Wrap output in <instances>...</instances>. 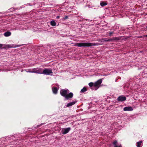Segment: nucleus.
Segmentation results:
<instances>
[{"mask_svg": "<svg viewBox=\"0 0 147 147\" xmlns=\"http://www.w3.org/2000/svg\"><path fill=\"white\" fill-rule=\"evenodd\" d=\"M69 90L68 89H63L61 90L60 94L61 95L64 97L67 100L69 99V98H71L73 96V94L72 92L69 93L67 94Z\"/></svg>", "mask_w": 147, "mask_h": 147, "instance_id": "nucleus-1", "label": "nucleus"}, {"mask_svg": "<svg viewBox=\"0 0 147 147\" xmlns=\"http://www.w3.org/2000/svg\"><path fill=\"white\" fill-rule=\"evenodd\" d=\"M42 69H39L38 70L36 71H34V69L32 70L31 72H36L37 73H40V74H45L47 75H49L50 74H52L53 73L52 70L51 69H48L47 68H45L44 69V70L42 72L40 73V71Z\"/></svg>", "mask_w": 147, "mask_h": 147, "instance_id": "nucleus-2", "label": "nucleus"}, {"mask_svg": "<svg viewBox=\"0 0 147 147\" xmlns=\"http://www.w3.org/2000/svg\"><path fill=\"white\" fill-rule=\"evenodd\" d=\"M98 45L97 43H92L90 42H83L77 43L76 45L78 47H89L92 46H96Z\"/></svg>", "mask_w": 147, "mask_h": 147, "instance_id": "nucleus-3", "label": "nucleus"}, {"mask_svg": "<svg viewBox=\"0 0 147 147\" xmlns=\"http://www.w3.org/2000/svg\"><path fill=\"white\" fill-rule=\"evenodd\" d=\"M102 82V79H100L96 81L94 84V86L98 88L100 85L101 84Z\"/></svg>", "mask_w": 147, "mask_h": 147, "instance_id": "nucleus-4", "label": "nucleus"}, {"mask_svg": "<svg viewBox=\"0 0 147 147\" xmlns=\"http://www.w3.org/2000/svg\"><path fill=\"white\" fill-rule=\"evenodd\" d=\"M71 129L70 127L64 128L62 129L61 132L63 134H65L68 133Z\"/></svg>", "mask_w": 147, "mask_h": 147, "instance_id": "nucleus-5", "label": "nucleus"}, {"mask_svg": "<svg viewBox=\"0 0 147 147\" xmlns=\"http://www.w3.org/2000/svg\"><path fill=\"white\" fill-rule=\"evenodd\" d=\"M126 97L123 96H121L118 97L117 98L118 101H119L123 102L126 100Z\"/></svg>", "mask_w": 147, "mask_h": 147, "instance_id": "nucleus-6", "label": "nucleus"}, {"mask_svg": "<svg viewBox=\"0 0 147 147\" xmlns=\"http://www.w3.org/2000/svg\"><path fill=\"white\" fill-rule=\"evenodd\" d=\"M133 110V109L131 107H125L123 109V111H131Z\"/></svg>", "mask_w": 147, "mask_h": 147, "instance_id": "nucleus-7", "label": "nucleus"}, {"mask_svg": "<svg viewBox=\"0 0 147 147\" xmlns=\"http://www.w3.org/2000/svg\"><path fill=\"white\" fill-rule=\"evenodd\" d=\"M76 102V101H74L69 103L67 104V105H66V107H68L74 105Z\"/></svg>", "mask_w": 147, "mask_h": 147, "instance_id": "nucleus-8", "label": "nucleus"}, {"mask_svg": "<svg viewBox=\"0 0 147 147\" xmlns=\"http://www.w3.org/2000/svg\"><path fill=\"white\" fill-rule=\"evenodd\" d=\"M142 141H140L139 142H137L136 144V146L138 147H141V145H142Z\"/></svg>", "mask_w": 147, "mask_h": 147, "instance_id": "nucleus-9", "label": "nucleus"}, {"mask_svg": "<svg viewBox=\"0 0 147 147\" xmlns=\"http://www.w3.org/2000/svg\"><path fill=\"white\" fill-rule=\"evenodd\" d=\"M58 89L56 87H53L52 88V91L55 94H57V92Z\"/></svg>", "mask_w": 147, "mask_h": 147, "instance_id": "nucleus-10", "label": "nucleus"}, {"mask_svg": "<svg viewBox=\"0 0 147 147\" xmlns=\"http://www.w3.org/2000/svg\"><path fill=\"white\" fill-rule=\"evenodd\" d=\"M11 34V33L9 31L7 32L4 33V35L5 36L7 37L10 36Z\"/></svg>", "mask_w": 147, "mask_h": 147, "instance_id": "nucleus-11", "label": "nucleus"}, {"mask_svg": "<svg viewBox=\"0 0 147 147\" xmlns=\"http://www.w3.org/2000/svg\"><path fill=\"white\" fill-rule=\"evenodd\" d=\"M107 3L106 2H100V5L101 6L103 7L105 6L106 5H107Z\"/></svg>", "mask_w": 147, "mask_h": 147, "instance_id": "nucleus-12", "label": "nucleus"}, {"mask_svg": "<svg viewBox=\"0 0 147 147\" xmlns=\"http://www.w3.org/2000/svg\"><path fill=\"white\" fill-rule=\"evenodd\" d=\"M50 24L52 26H55L56 25V23L54 21H52L51 22Z\"/></svg>", "mask_w": 147, "mask_h": 147, "instance_id": "nucleus-13", "label": "nucleus"}, {"mask_svg": "<svg viewBox=\"0 0 147 147\" xmlns=\"http://www.w3.org/2000/svg\"><path fill=\"white\" fill-rule=\"evenodd\" d=\"M87 91V89L86 87H84L80 91L81 93Z\"/></svg>", "mask_w": 147, "mask_h": 147, "instance_id": "nucleus-14", "label": "nucleus"}, {"mask_svg": "<svg viewBox=\"0 0 147 147\" xmlns=\"http://www.w3.org/2000/svg\"><path fill=\"white\" fill-rule=\"evenodd\" d=\"M121 39L120 37H113V39L114 41H117Z\"/></svg>", "mask_w": 147, "mask_h": 147, "instance_id": "nucleus-15", "label": "nucleus"}, {"mask_svg": "<svg viewBox=\"0 0 147 147\" xmlns=\"http://www.w3.org/2000/svg\"><path fill=\"white\" fill-rule=\"evenodd\" d=\"M94 84L93 83V82H90L89 83V86L90 87H92V86H94Z\"/></svg>", "mask_w": 147, "mask_h": 147, "instance_id": "nucleus-16", "label": "nucleus"}, {"mask_svg": "<svg viewBox=\"0 0 147 147\" xmlns=\"http://www.w3.org/2000/svg\"><path fill=\"white\" fill-rule=\"evenodd\" d=\"M117 141L115 140L113 142V144L115 145V146H117Z\"/></svg>", "mask_w": 147, "mask_h": 147, "instance_id": "nucleus-17", "label": "nucleus"}, {"mask_svg": "<svg viewBox=\"0 0 147 147\" xmlns=\"http://www.w3.org/2000/svg\"><path fill=\"white\" fill-rule=\"evenodd\" d=\"M109 36H111L112 35L113 33V32L109 31Z\"/></svg>", "mask_w": 147, "mask_h": 147, "instance_id": "nucleus-18", "label": "nucleus"}, {"mask_svg": "<svg viewBox=\"0 0 147 147\" xmlns=\"http://www.w3.org/2000/svg\"><path fill=\"white\" fill-rule=\"evenodd\" d=\"M109 39V42L114 41L113 39V37L112 38H111Z\"/></svg>", "mask_w": 147, "mask_h": 147, "instance_id": "nucleus-19", "label": "nucleus"}, {"mask_svg": "<svg viewBox=\"0 0 147 147\" xmlns=\"http://www.w3.org/2000/svg\"><path fill=\"white\" fill-rule=\"evenodd\" d=\"M104 39V41L109 42V39H107V38H105V39Z\"/></svg>", "mask_w": 147, "mask_h": 147, "instance_id": "nucleus-20", "label": "nucleus"}, {"mask_svg": "<svg viewBox=\"0 0 147 147\" xmlns=\"http://www.w3.org/2000/svg\"><path fill=\"white\" fill-rule=\"evenodd\" d=\"M10 45H6V47H7L8 48H9L10 47H11L10 46Z\"/></svg>", "mask_w": 147, "mask_h": 147, "instance_id": "nucleus-21", "label": "nucleus"}, {"mask_svg": "<svg viewBox=\"0 0 147 147\" xmlns=\"http://www.w3.org/2000/svg\"><path fill=\"white\" fill-rule=\"evenodd\" d=\"M68 18V16H65V18H64V19H65H65H67V18Z\"/></svg>", "mask_w": 147, "mask_h": 147, "instance_id": "nucleus-22", "label": "nucleus"}, {"mask_svg": "<svg viewBox=\"0 0 147 147\" xmlns=\"http://www.w3.org/2000/svg\"><path fill=\"white\" fill-rule=\"evenodd\" d=\"M3 46V45L2 44H0V48H1Z\"/></svg>", "mask_w": 147, "mask_h": 147, "instance_id": "nucleus-23", "label": "nucleus"}, {"mask_svg": "<svg viewBox=\"0 0 147 147\" xmlns=\"http://www.w3.org/2000/svg\"><path fill=\"white\" fill-rule=\"evenodd\" d=\"M56 18L57 19H59L60 18V16H57L56 17Z\"/></svg>", "mask_w": 147, "mask_h": 147, "instance_id": "nucleus-24", "label": "nucleus"}, {"mask_svg": "<svg viewBox=\"0 0 147 147\" xmlns=\"http://www.w3.org/2000/svg\"><path fill=\"white\" fill-rule=\"evenodd\" d=\"M143 36L144 37H146L147 38V34L146 35H144Z\"/></svg>", "mask_w": 147, "mask_h": 147, "instance_id": "nucleus-25", "label": "nucleus"}, {"mask_svg": "<svg viewBox=\"0 0 147 147\" xmlns=\"http://www.w3.org/2000/svg\"><path fill=\"white\" fill-rule=\"evenodd\" d=\"M42 124H41V125H40V126H41V125H42Z\"/></svg>", "mask_w": 147, "mask_h": 147, "instance_id": "nucleus-26", "label": "nucleus"}, {"mask_svg": "<svg viewBox=\"0 0 147 147\" xmlns=\"http://www.w3.org/2000/svg\"><path fill=\"white\" fill-rule=\"evenodd\" d=\"M146 28H147V26H146Z\"/></svg>", "mask_w": 147, "mask_h": 147, "instance_id": "nucleus-27", "label": "nucleus"}]
</instances>
